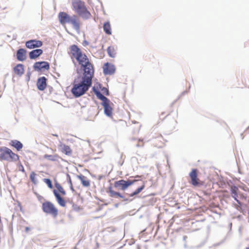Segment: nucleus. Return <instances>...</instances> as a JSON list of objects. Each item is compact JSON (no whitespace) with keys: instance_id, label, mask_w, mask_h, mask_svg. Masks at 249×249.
I'll return each instance as SVG.
<instances>
[{"instance_id":"obj_1","label":"nucleus","mask_w":249,"mask_h":249,"mask_svg":"<svg viewBox=\"0 0 249 249\" xmlns=\"http://www.w3.org/2000/svg\"><path fill=\"white\" fill-rule=\"evenodd\" d=\"M71 57L75 58L81 65L84 71V74H94V69L92 64L89 62L87 56L82 53L81 50L75 45L70 47Z\"/></svg>"},{"instance_id":"obj_2","label":"nucleus","mask_w":249,"mask_h":249,"mask_svg":"<svg viewBox=\"0 0 249 249\" xmlns=\"http://www.w3.org/2000/svg\"><path fill=\"white\" fill-rule=\"evenodd\" d=\"M93 76L83 74V76L78 77L74 80L71 92L75 97L83 95L89 89L91 85Z\"/></svg>"},{"instance_id":"obj_3","label":"nucleus","mask_w":249,"mask_h":249,"mask_svg":"<svg viewBox=\"0 0 249 249\" xmlns=\"http://www.w3.org/2000/svg\"><path fill=\"white\" fill-rule=\"evenodd\" d=\"M71 4L73 10L80 17L86 19L91 17V14L88 10L84 1L81 0H72Z\"/></svg>"},{"instance_id":"obj_4","label":"nucleus","mask_w":249,"mask_h":249,"mask_svg":"<svg viewBox=\"0 0 249 249\" xmlns=\"http://www.w3.org/2000/svg\"><path fill=\"white\" fill-rule=\"evenodd\" d=\"M19 160V156L7 147H0V160L7 161H17Z\"/></svg>"},{"instance_id":"obj_5","label":"nucleus","mask_w":249,"mask_h":249,"mask_svg":"<svg viewBox=\"0 0 249 249\" xmlns=\"http://www.w3.org/2000/svg\"><path fill=\"white\" fill-rule=\"evenodd\" d=\"M54 185L56 189L53 190V194L56 200L60 206L65 207L66 205V201L63 196H66V192L59 183H55Z\"/></svg>"},{"instance_id":"obj_6","label":"nucleus","mask_w":249,"mask_h":249,"mask_svg":"<svg viewBox=\"0 0 249 249\" xmlns=\"http://www.w3.org/2000/svg\"><path fill=\"white\" fill-rule=\"evenodd\" d=\"M93 90L97 98L103 101L102 105L104 107L105 113L108 116H111L112 114V108L110 106V101L95 87L93 88Z\"/></svg>"},{"instance_id":"obj_7","label":"nucleus","mask_w":249,"mask_h":249,"mask_svg":"<svg viewBox=\"0 0 249 249\" xmlns=\"http://www.w3.org/2000/svg\"><path fill=\"white\" fill-rule=\"evenodd\" d=\"M42 209L44 213L56 217L58 214V210L53 203L49 201L42 203Z\"/></svg>"},{"instance_id":"obj_8","label":"nucleus","mask_w":249,"mask_h":249,"mask_svg":"<svg viewBox=\"0 0 249 249\" xmlns=\"http://www.w3.org/2000/svg\"><path fill=\"white\" fill-rule=\"evenodd\" d=\"M139 180V179L134 180H124V179L116 181L114 183V186L115 188L122 190H126L129 186L134 184L136 181Z\"/></svg>"},{"instance_id":"obj_9","label":"nucleus","mask_w":249,"mask_h":249,"mask_svg":"<svg viewBox=\"0 0 249 249\" xmlns=\"http://www.w3.org/2000/svg\"><path fill=\"white\" fill-rule=\"evenodd\" d=\"M198 171L196 169H193L189 174L191 178V183L194 186H197L201 184L200 180L197 178Z\"/></svg>"},{"instance_id":"obj_10","label":"nucleus","mask_w":249,"mask_h":249,"mask_svg":"<svg viewBox=\"0 0 249 249\" xmlns=\"http://www.w3.org/2000/svg\"><path fill=\"white\" fill-rule=\"evenodd\" d=\"M43 43L41 41L32 39L26 42V47L30 49H34L35 48H39L42 46Z\"/></svg>"},{"instance_id":"obj_11","label":"nucleus","mask_w":249,"mask_h":249,"mask_svg":"<svg viewBox=\"0 0 249 249\" xmlns=\"http://www.w3.org/2000/svg\"><path fill=\"white\" fill-rule=\"evenodd\" d=\"M58 17L59 21L62 25H65L68 23H69L71 18V16H70L67 13L64 12H60Z\"/></svg>"},{"instance_id":"obj_12","label":"nucleus","mask_w":249,"mask_h":249,"mask_svg":"<svg viewBox=\"0 0 249 249\" xmlns=\"http://www.w3.org/2000/svg\"><path fill=\"white\" fill-rule=\"evenodd\" d=\"M33 67L36 71L48 70L50 65L49 63L46 61L37 62L34 64Z\"/></svg>"},{"instance_id":"obj_13","label":"nucleus","mask_w":249,"mask_h":249,"mask_svg":"<svg viewBox=\"0 0 249 249\" xmlns=\"http://www.w3.org/2000/svg\"><path fill=\"white\" fill-rule=\"evenodd\" d=\"M47 79L43 76L38 79L37 81V87L39 90H43L47 87Z\"/></svg>"},{"instance_id":"obj_14","label":"nucleus","mask_w":249,"mask_h":249,"mask_svg":"<svg viewBox=\"0 0 249 249\" xmlns=\"http://www.w3.org/2000/svg\"><path fill=\"white\" fill-rule=\"evenodd\" d=\"M27 51L24 49H19L17 52V58L18 61H23L26 59Z\"/></svg>"},{"instance_id":"obj_15","label":"nucleus","mask_w":249,"mask_h":249,"mask_svg":"<svg viewBox=\"0 0 249 249\" xmlns=\"http://www.w3.org/2000/svg\"><path fill=\"white\" fill-rule=\"evenodd\" d=\"M115 68L113 65H111L108 63L105 64L103 66L104 73L106 74H112L114 73Z\"/></svg>"},{"instance_id":"obj_16","label":"nucleus","mask_w":249,"mask_h":249,"mask_svg":"<svg viewBox=\"0 0 249 249\" xmlns=\"http://www.w3.org/2000/svg\"><path fill=\"white\" fill-rule=\"evenodd\" d=\"M69 23H71L74 29L76 31H79L80 28V22L77 16L73 15L71 16V18L70 20Z\"/></svg>"},{"instance_id":"obj_17","label":"nucleus","mask_w":249,"mask_h":249,"mask_svg":"<svg viewBox=\"0 0 249 249\" xmlns=\"http://www.w3.org/2000/svg\"><path fill=\"white\" fill-rule=\"evenodd\" d=\"M43 51L40 49L34 50L29 53V57L31 59H35L41 55Z\"/></svg>"},{"instance_id":"obj_18","label":"nucleus","mask_w":249,"mask_h":249,"mask_svg":"<svg viewBox=\"0 0 249 249\" xmlns=\"http://www.w3.org/2000/svg\"><path fill=\"white\" fill-rule=\"evenodd\" d=\"M78 178L81 181L82 185L85 187H89L90 185V181L88 178L83 175L78 176Z\"/></svg>"},{"instance_id":"obj_19","label":"nucleus","mask_w":249,"mask_h":249,"mask_svg":"<svg viewBox=\"0 0 249 249\" xmlns=\"http://www.w3.org/2000/svg\"><path fill=\"white\" fill-rule=\"evenodd\" d=\"M9 145L15 148L18 151L21 150L23 148L22 143L16 140L11 141L9 142Z\"/></svg>"},{"instance_id":"obj_20","label":"nucleus","mask_w":249,"mask_h":249,"mask_svg":"<svg viewBox=\"0 0 249 249\" xmlns=\"http://www.w3.org/2000/svg\"><path fill=\"white\" fill-rule=\"evenodd\" d=\"M14 71L15 74L21 76L24 72V68L23 65L19 64L14 68Z\"/></svg>"},{"instance_id":"obj_21","label":"nucleus","mask_w":249,"mask_h":249,"mask_svg":"<svg viewBox=\"0 0 249 249\" xmlns=\"http://www.w3.org/2000/svg\"><path fill=\"white\" fill-rule=\"evenodd\" d=\"M60 150L63 153L68 156L71 155L72 150L69 146L64 144H61L60 145Z\"/></svg>"},{"instance_id":"obj_22","label":"nucleus","mask_w":249,"mask_h":249,"mask_svg":"<svg viewBox=\"0 0 249 249\" xmlns=\"http://www.w3.org/2000/svg\"><path fill=\"white\" fill-rule=\"evenodd\" d=\"M44 158L52 161H57L61 159V157L58 154H45L44 155Z\"/></svg>"},{"instance_id":"obj_23","label":"nucleus","mask_w":249,"mask_h":249,"mask_svg":"<svg viewBox=\"0 0 249 249\" xmlns=\"http://www.w3.org/2000/svg\"><path fill=\"white\" fill-rule=\"evenodd\" d=\"M103 29L106 34L108 35H111V28L109 22H105L103 25Z\"/></svg>"},{"instance_id":"obj_24","label":"nucleus","mask_w":249,"mask_h":249,"mask_svg":"<svg viewBox=\"0 0 249 249\" xmlns=\"http://www.w3.org/2000/svg\"><path fill=\"white\" fill-rule=\"evenodd\" d=\"M238 189L236 186H232L231 187V192L232 194V196L234 198V199L238 203H240L239 201L237 199V197L238 196L237 191Z\"/></svg>"},{"instance_id":"obj_25","label":"nucleus","mask_w":249,"mask_h":249,"mask_svg":"<svg viewBox=\"0 0 249 249\" xmlns=\"http://www.w3.org/2000/svg\"><path fill=\"white\" fill-rule=\"evenodd\" d=\"M108 54L111 57H114L116 54V50L113 46H109L107 49Z\"/></svg>"},{"instance_id":"obj_26","label":"nucleus","mask_w":249,"mask_h":249,"mask_svg":"<svg viewBox=\"0 0 249 249\" xmlns=\"http://www.w3.org/2000/svg\"><path fill=\"white\" fill-rule=\"evenodd\" d=\"M108 193L109 194V196L111 197L117 196L122 197V196L121 195V194L118 192L114 191L111 187H109L108 188Z\"/></svg>"},{"instance_id":"obj_27","label":"nucleus","mask_w":249,"mask_h":249,"mask_svg":"<svg viewBox=\"0 0 249 249\" xmlns=\"http://www.w3.org/2000/svg\"><path fill=\"white\" fill-rule=\"evenodd\" d=\"M144 188L145 183H143V184L141 187H139L137 190H136L133 193L130 195V196H133L139 194Z\"/></svg>"},{"instance_id":"obj_28","label":"nucleus","mask_w":249,"mask_h":249,"mask_svg":"<svg viewBox=\"0 0 249 249\" xmlns=\"http://www.w3.org/2000/svg\"><path fill=\"white\" fill-rule=\"evenodd\" d=\"M36 176V174L34 172H32L30 175V178L31 181L35 184L37 183Z\"/></svg>"},{"instance_id":"obj_29","label":"nucleus","mask_w":249,"mask_h":249,"mask_svg":"<svg viewBox=\"0 0 249 249\" xmlns=\"http://www.w3.org/2000/svg\"><path fill=\"white\" fill-rule=\"evenodd\" d=\"M44 182L48 185V187L50 189L53 188V185L51 180L49 178H44Z\"/></svg>"},{"instance_id":"obj_30","label":"nucleus","mask_w":249,"mask_h":249,"mask_svg":"<svg viewBox=\"0 0 249 249\" xmlns=\"http://www.w3.org/2000/svg\"><path fill=\"white\" fill-rule=\"evenodd\" d=\"M102 91L103 92V93L105 94L106 95H109V91H108V90L106 88H104L102 89Z\"/></svg>"},{"instance_id":"obj_31","label":"nucleus","mask_w":249,"mask_h":249,"mask_svg":"<svg viewBox=\"0 0 249 249\" xmlns=\"http://www.w3.org/2000/svg\"><path fill=\"white\" fill-rule=\"evenodd\" d=\"M143 145H144V142H143V141L140 140H138V143L137 144V147L143 146Z\"/></svg>"},{"instance_id":"obj_32","label":"nucleus","mask_w":249,"mask_h":249,"mask_svg":"<svg viewBox=\"0 0 249 249\" xmlns=\"http://www.w3.org/2000/svg\"><path fill=\"white\" fill-rule=\"evenodd\" d=\"M18 169L19 171H21L22 172H25L24 167L21 164H20V165H19Z\"/></svg>"},{"instance_id":"obj_33","label":"nucleus","mask_w":249,"mask_h":249,"mask_svg":"<svg viewBox=\"0 0 249 249\" xmlns=\"http://www.w3.org/2000/svg\"><path fill=\"white\" fill-rule=\"evenodd\" d=\"M73 209L74 210H78L80 209V208L79 207H76V206H74L73 205Z\"/></svg>"},{"instance_id":"obj_34","label":"nucleus","mask_w":249,"mask_h":249,"mask_svg":"<svg viewBox=\"0 0 249 249\" xmlns=\"http://www.w3.org/2000/svg\"><path fill=\"white\" fill-rule=\"evenodd\" d=\"M70 188H71V189L72 191H74V190L73 189V185H72V183H71V185H70Z\"/></svg>"},{"instance_id":"obj_35","label":"nucleus","mask_w":249,"mask_h":249,"mask_svg":"<svg viewBox=\"0 0 249 249\" xmlns=\"http://www.w3.org/2000/svg\"><path fill=\"white\" fill-rule=\"evenodd\" d=\"M30 230V228L29 227L25 228V231L28 232Z\"/></svg>"},{"instance_id":"obj_36","label":"nucleus","mask_w":249,"mask_h":249,"mask_svg":"<svg viewBox=\"0 0 249 249\" xmlns=\"http://www.w3.org/2000/svg\"><path fill=\"white\" fill-rule=\"evenodd\" d=\"M69 182L70 184V185H71V183H72V182H71V178L69 176Z\"/></svg>"},{"instance_id":"obj_37","label":"nucleus","mask_w":249,"mask_h":249,"mask_svg":"<svg viewBox=\"0 0 249 249\" xmlns=\"http://www.w3.org/2000/svg\"><path fill=\"white\" fill-rule=\"evenodd\" d=\"M246 131L249 132V126L247 128Z\"/></svg>"},{"instance_id":"obj_38","label":"nucleus","mask_w":249,"mask_h":249,"mask_svg":"<svg viewBox=\"0 0 249 249\" xmlns=\"http://www.w3.org/2000/svg\"><path fill=\"white\" fill-rule=\"evenodd\" d=\"M141 177V176H139V175H137V176H136L135 177V178H140Z\"/></svg>"}]
</instances>
